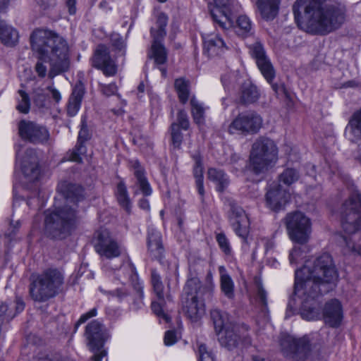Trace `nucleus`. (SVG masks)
Here are the masks:
<instances>
[{
    "mask_svg": "<svg viewBox=\"0 0 361 361\" xmlns=\"http://www.w3.org/2000/svg\"><path fill=\"white\" fill-rule=\"evenodd\" d=\"M195 183H196L198 193L202 197L204 195V189L203 180L202 179L201 176H199L197 180L195 181Z\"/></svg>",
    "mask_w": 361,
    "mask_h": 361,
    "instance_id": "338daca9",
    "label": "nucleus"
},
{
    "mask_svg": "<svg viewBox=\"0 0 361 361\" xmlns=\"http://www.w3.org/2000/svg\"><path fill=\"white\" fill-rule=\"evenodd\" d=\"M200 288V280L192 277L187 281L183 288L182 310L192 320H197L204 313L203 303L198 298Z\"/></svg>",
    "mask_w": 361,
    "mask_h": 361,
    "instance_id": "0eeeda50",
    "label": "nucleus"
},
{
    "mask_svg": "<svg viewBox=\"0 0 361 361\" xmlns=\"http://www.w3.org/2000/svg\"><path fill=\"white\" fill-rule=\"evenodd\" d=\"M64 274L57 268H47L33 277L30 284L31 298L39 302H45L63 291Z\"/></svg>",
    "mask_w": 361,
    "mask_h": 361,
    "instance_id": "39448f33",
    "label": "nucleus"
},
{
    "mask_svg": "<svg viewBox=\"0 0 361 361\" xmlns=\"http://www.w3.org/2000/svg\"><path fill=\"white\" fill-rule=\"evenodd\" d=\"M207 176L208 178L216 184V190L219 192H223L228 185V177L221 169H209Z\"/></svg>",
    "mask_w": 361,
    "mask_h": 361,
    "instance_id": "f704fd0d",
    "label": "nucleus"
},
{
    "mask_svg": "<svg viewBox=\"0 0 361 361\" xmlns=\"http://www.w3.org/2000/svg\"><path fill=\"white\" fill-rule=\"evenodd\" d=\"M257 288L256 300L260 308V311L264 317H267L269 314L268 303H267V292L264 288L262 283L260 280L255 281Z\"/></svg>",
    "mask_w": 361,
    "mask_h": 361,
    "instance_id": "c9c22d12",
    "label": "nucleus"
},
{
    "mask_svg": "<svg viewBox=\"0 0 361 361\" xmlns=\"http://www.w3.org/2000/svg\"><path fill=\"white\" fill-rule=\"evenodd\" d=\"M111 42L113 46L121 52V55L125 54V44L121 37H120L118 35H114L111 38Z\"/></svg>",
    "mask_w": 361,
    "mask_h": 361,
    "instance_id": "6e6d98bb",
    "label": "nucleus"
},
{
    "mask_svg": "<svg viewBox=\"0 0 361 361\" xmlns=\"http://www.w3.org/2000/svg\"><path fill=\"white\" fill-rule=\"evenodd\" d=\"M341 225L350 236H343L346 246L353 252L361 253V194L353 192L341 208Z\"/></svg>",
    "mask_w": 361,
    "mask_h": 361,
    "instance_id": "20e7f679",
    "label": "nucleus"
},
{
    "mask_svg": "<svg viewBox=\"0 0 361 361\" xmlns=\"http://www.w3.org/2000/svg\"><path fill=\"white\" fill-rule=\"evenodd\" d=\"M210 314L216 333L221 332L223 330L230 328L233 325L230 322L228 315L225 312L214 309L211 311Z\"/></svg>",
    "mask_w": 361,
    "mask_h": 361,
    "instance_id": "7c9ffc66",
    "label": "nucleus"
},
{
    "mask_svg": "<svg viewBox=\"0 0 361 361\" xmlns=\"http://www.w3.org/2000/svg\"><path fill=\"white\" fill-rule=\"evenodd\" d=\"M280 346L284 356L298 361L306 360L312 350L311 342L307 336L296 338L290 335H282Z\"/></svg>",
    "mask_w": 361,
    "mask_h": 361,
    "instance_id": "9b49d317",
    "label": "nucleus"
},
{
    "mask_svg": "<svg viewBox=\"0 0 361 361\" xmlns=\"http://www.w3.org/2000/svg\"><path fill=\"white\" fill-rule=\"evenodd\" d=\"M115 195L118 204L128 214L131 212V200L130 199L127 187L123 180H121L116 185Z\"/></svg>",
    "mask_w": 361,
    "mask_h": 361,
    "instance_id": "72a5a7b5",
    "label": "nucleus"
},
{
    "mask_svg": "<svg viewBox=\"0 0 361 361\" xmlns=\"http://www.w3.org/2000/svg\"><path fill=\"white\" fill-rule=\"evenodd\" d=\"M278 160V147L274 140L261 137L252 144L250 155V167L255 174L266 172Z\"/></svg>",
    "mask_w": 361,
    "mask_h": 361,
    "instance_id": "423d86ee",
    "label": "nucleus"
},
{
    "mask_svg": "<svg viewBox=\"0 0 361 361\" xmlns=\"http://www.w3.org/2000/svg\"><path fill=\"white\" fill-rule=\"evenodd\" d=\"M252 56L255 59L258 68L266 80L271 84L273 91L276 95L286 94V90L283 83H273L275 78L274 68L267 57L262 44L256 42L250 47Z\"/></svg>",
    "mask_w": 361,
    "mask_h": 361,
    "instance_id": "1a4fd4ad",
    "label": "nucleus"
},
{
    "mask_svg": "<svg viewBox=\"0 0 361 361\" xmlns=\"http://www.w3.org/2000/svg\"><path fill=\"white\" fill-rule=\"evenodd\" d=\"M331 255L323 253L313 262H306L295 273L294 295L300 300V314L306 320L319 317L317 298L331 289L330 284L338 279Z\"/></svg>",
    "mask_w": 361,
    "mask_h": 361,
    "instance_id": "f257e3e1",
    "label": "nucleus"
},
{
    "mask_svg": "<svg viewBox=\"0 0 361 361\" xmlns=\"http://www.w3.org/2000/svg\"><path fill=\"white\" fill-rule=\"evenodd\" d=\"M178 124L179 128H182L183 130H188L190 127V122L188 120V116L187 113L183 110H180L177 115V122L176 123Z\"/></svg>",
    "mask_w": 361,
    "mask_h": 361,
    "instance_id": "603ef678",
    "label": "nucleus"
},
{
    "mask_svg": "<svg viewBox=\"0 0 361 361\" xmlns=\"http://www.w3.org/2000/svg\"><path fill=\"white\" fill-rule=\"evenodd\" d=\"M97 315V308L95 307L91 309L90 311L82 314L79 318L78 321L75 324V328H78L79 325L86 322L88 319L94 317Z\"/></svg>",
    "mask_w": 361,
    "mask_h": 361,
    "instance_id": "5fc2aeb1",
    "label": "nucleus"
},
{
    "mask_svg": "<svg viewBox=\"0 0 361 361\" xmlns=\"http://www.w3.org/2000/svg\"><path fill=\"white\" fill-rule=\"evenodd\" d=\"M86 153V147L85 145L76 144L73 150L70 152L68 159L77 163H82V155Z\"/></svg>",
    "mask_w": 361,
    "mask_h": 361,
    "instance_id": "09e8293b",
    "label": "nucleus"
},
{
    "mask_svg": "<svg viewBox=\"0 0 361 361\" xmlns=\"http://www.w3.org/2000/svg\"><path fill=\"white\" fill-rule=\"evenodd\" d=\"M252 23L250 19L245 15L238 16L236 20L235 32L238 35L246 37L251 34Z\"/></svg>",
    "mask_w": 361,
    "mask_h": 361,
    "instance_id": "e433bc0d",
    "label": "nucleus"
},
{
    "mask_svg": "<svg viewBox=\"0 0 361 361\" xmlns=\"http://www.w3.org/2000/svg\"><path fill=\"white\" fill-rule=\"evenodd\" d=\"M262 126V117L255 111H245L239 114L229 124L230 134L252 135L257 133Z\"/></svg>",
    "mask_w": 361,
    "mask_h": 361,
    "instance_id": "ddd939ff",
    "label": "nucleus"
},
{
    "mask_svg": "<svg viewBox=\"0 0 361 361\" xmlns=\"http://www.w3.org/2000/svg\"><path fill=\"white\" fill-rule=\"evenodd\" d=\"M290 192L280 184L274 183L270 185L266 194L267 203L272 210H279L289 201Z\"/></svg>",
    "mask_w": 361,
    "mask_h": 361,
    "instance_id": "a211bd4d",
    "label": "nucleus"
},
{
    "mask_svg": "<svg viewBox=\"0 0 361 361\" xmlns=\"http://www.w3.org/2000/svg\"><path fill=\"white\" fill-rule=\"evenodd\" d=\"M57 190L63 195L66 203L46 212L44 231L52 238L63 239L71 235L76 226L78 215L75 203L82 200L83 189L78 185L65 180L58 185Z\"/></svg>",
    "mask_w": 361,
    "mask_h": 361,
    "instance_id": "7ed1b4c3",
    "label": "nucleus"
},
{
    "mask_svg": "<svg viewBox=\"0 0 361 361\" xmlns=\"http://www.w3.org/2000/svg\"><path fill=\"white\" fill-rule=\"evenodd\" d=\"M171 143L174 148L179 149L183 142V134L180 132L178 124L173 123L171 125Z\"/></svg>",
    "mask_w": 361,
    "mask_h": 361,
    "instance_id": "a18cd8bd",
    "label": "nucleus"
},
{
    "mask_svg": "<svg viewBox=\"0 0 361 361\" xmlns=\"http://www.w3.org/2000/svg\"><path fill=\"white\" fill-rule=\"evenodd\" d=\"M152 310L153 312L159 318H161L166 321V322H169L171 320V318L169 316L164 312L162 310V306L160 303L153 302L152 303Z\"/></svg>",
    "mask_w": 361,
    "mask_h": 361,
    "instance_id": "864d4df0",
    "label": "nucleus"
},
{
    "mask_svg": "<svg viewBox=\"0 0 361 361\" xmlns=\"http://www.w3.org/2000/svg\"><path fill=\"white\" fill-rule=\"evenodd\" d=\"M84 94L85 86L80 81H78L74 86L68 101L67 114L69 116L72 117L77 114L80 108Z\"/></svg>",
    "mask_w": 361,
    "mask_h": 361,
    "instance_id": "a878e982",
    "label": "nucleus"
},
{
    "mask_svg": "<svg viewBox=\"0 0 361 361\" xmlns=\"http://www.w3.org/2000/svg\"><path fill=\"white\" fill-rule=\"evenodd\" d=\"M262 241L264 244V247L266 252L271 250L274 248V242L273 241V240L264 238V239H262Z\"/></svg>",
    "mask_w": 361,
    "mask_h": 361,
    "instance_id": "69168bd1",
    "label": "nucleus"
},
{
    "mask_svg": "<svg viewBox=\"0 0 361 361\" xmlns=\"http://www.w3.org/2000/svg\"><path fill=\"white\" fill-rule=\"evenodd\" d=\"M198 354L200 361H215L213 352L205 344L200 343L198 345Z\"/></svg>",
    "mask_w": 361,
    "mask_h": 361,
    "instance_id": "3c124183",
    "label": "nucleus"
},
{
    "mask_svg": "<svg viewBox=\"0 0 361 361\" xmlns=\"http://www.w3.org/2000/svg\"><path fill=\"white\" fill-rule=\"evenodd\" d=\"M234 76L233 73H226L221 77V82L224 86H228L231 83V79Z\"/></svg>",
    "mask_w": 361,
    "mask_h": 361,
    "instance_id": "774afa93",
    "label": "nucleus"
},
{
    "mask_svg": "<svg viewBox=\"0 0 361 361\" xmlns=\"http://www.w3.org/2000/svg\"><path fill=\"white\" fill-rule=\"evenodd\" d=\"M216 240L220 249L226 255H230L231 252V245L228 239L224 233H219L216 235Z\"/></svg>",
    "mask_w": 361,
    "mask_h": 361,
    "instance_id": "8fccbe9b",
    "label": "nucleus"
},
{
    "mask_svg": "<svg viewBox=\"0 0 361 361\" xmlns=\"http://www.w3.org/2000/svg\"><path fill=\"white\" fill-rule=\"evenodd\" d=\"M32 101L34 105L39 109L47 108L48 101L47 94L43 89L37 88L34 90Z\"/></svg>",
    "mask_w": 361,
    "mask_h": 361,
    "instance_id": "c03bdc74",
    "label": "nucleus"
},
{
    "mask_svg": "<svg viewBox=\"0 0 361 361\" xmlns=\"http://www.w3.org/2000/svg\"><path fill=\"white\" fill-rule=\"evenodd\" d=\"M76 0H66V6L70 15H75L76 13Z\"/></svg>",
    "mask_w": 361,
    "mask_h": 361,
    "instance_id": "0e129e2a",
    "label": "nucleus"
},
{
    "mask_svg": "<svg viewBox=\"0 0 361 361\" xmlns=\"http://www.w3.org/2000/svg\"><path fill=\"white\" fill-rule=\"evenodd\" d=\"M228 219L235 233L246 238L249 233L250 221L244 209L234 201L229 202Z\"/></svg>",
    "mask_w": 361,
    "mask_h": 361,
    "instance_id": "2eb2a0df",
    "label": "nucleus"
},
{
    "mask_svg": "<svg viewBox=\"0 0 361 361\" xmlns=\"http://www.w3.org/2000/svg\"><path fill=\"white\" fill-rule=\"evenodd\" d=\"M214 1L216 7L211 10V16L219 27L224 32H226L233 26V22L221 11V8L229 10L232 0H214Z\"/></svg>",
    "mask_w": 361,
    "mask_h": 361,
    "instance_id": "aec40b11",
    "label": "nucleus"
},
{
    "mask_svg": "<svg viewBox=\"0 0 361 361\" xmlns=\"http://www.w3.org/2000/svg\"><path fill=\"white\" fill-rule=\"evenodd\" d=\"M148 250L152 257L160 260L164 252L161 243V233L157 231H151L148 233Z\"/></svg>",
    "mask_w": 361,
    "mask_h": 361,
    "instance_id": "cd10ccee",
    "label": "nucleus"
},
{
    "mask_svg": "<svg viewBox=\"0 0 361 361\" xmlns=\"http://www.w3.org/2000/svg\"><path fill=\"white\" fill-rule=\"evenodd\" d=\"M132 168L135 178L133 185L131 187L135 195L142 193L144 196L152 194V190L145 176L144 168L137 160L132 161Z\"/></svg>",
    "mask_w": 361,
    "mask_h": 361,
    "instance_id": "412c9836",
    "label": "nucleus"
},
{
    "mask_svg": "<svg viewBox=\"0 0 361 361\" xmlns=\"http://www.w3.org/2000/svg\"><path fill=\"white\" fill-rule=\"evenodd\" d=\"M151 282L154 293L159 300H163L164 298V285L161 279L160 275L155 269L151 271Z\"/></svg>",
    "mask_w": 361,
    "mask_h": 361,
    "instance_id": "79ce46f5",
    "label": "nucleus"
},
{
    "mask_svg": "<svg viewBox=\"0 0 361 361\" xmlns=\"http://www.w3.org/2000/svg\"><path fill=\"white\" fill-rule=\"evenodd\" d=\"M91 138V133L88 129L85 117H82L80 123V130L78 133V144L85 145Z\"/></svg>",
    "mask_w": 361,
    "mask_h": 361,
    "instance_id": "de8ad7c7",
    "label": "nucleus"
},
{
    "mask_svg": "<svg viewBox=\"0 0 361 361\" xmlns=\"http://www.w3.org/2000/svg\"><path fill=\"white\" fill-rule=\"evenodd\" d=\"M153 41L148 52V57L153 59L157 65H164L167 61V51L162 41L164 39L152 37Z\"/></svg>",
    "mask_w": 361,
    "mask_h": 361,
    "instance_id": "c85d7f7f",
    "label": "nucleus"
},
{
    "mask_svg": "<svg viewBox=\"0 0 361 361\" xmlns=\"http://www.w3.org/2000/svg\"><path fill=\"white\" fill-rule=\"evenodd\" d=\"M324 322L332 328L338 327L343 317V307L337 299H331L326 302L323 309Z\"/></svg>",
    "mask_w": 361,
    "mask_h": 361,
    "instance_id": "6ab92c4d",
    "label": "nucleus"
},
{
    "mask_svg": "<svg viewBox=\"0 0 361 361\" xmlns=\"http://www.w3.org/2000/svg\"><path fill=\"white\" fill-rule=\"evenodd\" d=\"M281 0H256L255 5L261 17L266 20H274L279 14Z\"/></svg>",
    "mask_w": 361,
    "mask_h": 361,
    "instance_id": "393cba45",
    "label": "nucleus"
},
{
    "mask_svg": "<svg viewBox=\"0 0 361 361\" xmlns=\"http://www.w3.org/2000/svg\"><path fill=\"white\" fill-rule=\"evenodd\" d=\"M300 178L299 172L293 168L286 169L279 176V181L286 185H290Z\"/></svg>",
    "mask_w": 361,
    "mask_h": 361,
    "instance_id": "a19ab883",
    "label": "nucleus"
},
{
    "mask_svg": "<svg viewBox=\"0 0 361 361\" xmlns=\"http://www.w3.org/2000/svg\"><path fill=\"white\" fill-rule=\"evenodd\" d=\"M20 97L16 109L21 113L27 114L29 112L30 101L28 94L23 90H18Z\"/></svg>",
    "mask_w": 361,
    "mask_h": 361,
    "instance_id": "49530a36",
    "label": "nucleus"
},
{
    "mask_svg": "<svg viewBox=\"0 0 361 361\" xmlns=\"http://www.w3.org/2000/svg\"><path fill=\"white\" fill-rule=\"evenodd\" d=\"M0 39L6 46H14L18 40V33L16 29L0 21Z\"/></svg>",
    "mask_w": 361,
    "mask_h": 361,
    "instance_id": "473e14b6",
    "label": "nucleus"
},
{
    "mask_svg": "<svg viewBox=\"0 0 361 361\" xmlns=\"http://www.w3.org/2000/svg\"><path fill=\"white\" fill-rule=\"evenodd\" d=\"M19 136L33 145H47L50 140L47 127L35 121L23 119L18 124Z\"/></svg>",
    "mask_w": 361,
    "mask_h": 361,
    "instance_id": "f8f14e48",
    "label": "nucleus"
},
{
    "mask_svg": "<svg viewBox=\"0 0 361 361\" xmlns=\"http://www.w3.org/2000/svg\"><path fill=\"white\" fill-rule=\"evenodd\" d=\"M47 90L49 91L52 99L56 102H59L61 99V93L58 90H56L54 87L49 86Z\"/></svg>",
    "mask_w": 361,
    "mask_h": 361,
    "instance_id": "e2e57ef3",
    "label": "nucleus"
},
{
    "mask_svg": "<svg viewBox=\"0 0 361 361\" xmlns=\"http://www.w3.org/2000/svg\"><path fill=\"white\" fill-rule=\"evenodd\" d=\"M286 226L292 241L300 245L307 243L312 233V223L305 214L301 212L288 214Z\"/></svg>",
    "mask_w": 361,
    "mask_h": 361,
    "instance_id": "6e6552de",
    "label": "nucleus"
},
{
    "mask_svg": "<svg viewBox=\"0 0 361 361\" xmlns=\"http://www.w3.org/2000/svg\"><path fill=\"white\" fill-rule=\"evenodd\" d=\"M30 39L32 49L38 54L39 60L35 65L39 77L44 78L47 74L44 63L49 64L48 76L50 78L68 71L69 47L64 37L53 30L38 28L32 32Z\"/></svg>",
    "mask_w": 361,
    "mask_h": 361,
    "instance_id": "f03ea898",
    "label": "nucleus"
},
{
    "mask_svg": "<svg viewBox=\"0 0 361 361\" xmlns=\"http://www.w3.org/2000/svg\"><path fill=\"white\" fill-rule=\"evenodd\" d=\"M195 160V166L194 167V176L195 178V181L197 180L199 176H201L203 180V167L202 166L201 159L199 157H194Z\"/></svg>",
    "mask_w": 361,
    "mask_h": 361,
    "instance_id": "13d9d810",
    "label": "nucleus"
},
{
    "mask_svg": "<svg viewBox=\"0 0 361 361\" xmlns=\"http://www.w3.org/2000/svg\"><path fill=\"white\" fill-rule=\"evenodd\" d=\"M191 113L195 123L201 125L204 122V108L195 98L190 100Z\"/></svg>",
    "mask_w": 361,
    "mask_h": 361,
    "instance_id": "ea45409f",
    "label": "nucleus"
},
{
    "mask_svg": "<svg viewBox=\"0 0 361 361\" xmlns=\"http://www.w3.org/2000/svg\"><path fill=\"white\" fill-rule=\"evenodd\" d=\"M101 90L102 93L106 97L114 95L116 93L118 87L115 83H111L109 85H100Z\"/></svg>",
    "mask_w": 361,
    "mask_h": 361,
    "instance_id": "4d7b16f0",
    "label": "nucleus"
},
{
    "mask_svg": "<svg viewBox=\"0 0 361 361\" xmlns=\"http://www.w3.org/2000/svg\"><path fill=\"white\" fill-rule=\"evenodd\" d=\"M177 341L176 333L173 330H169L165 333L164 343L166 345H171Z\"/></svg>",
    "mask_w": 361,
    "mask_h": 361,
    "instance_id": "bf43d9fd",
    "label": "nucleus"
},
{
    "mask_svg": "<svg viewBox=\"0 0 361 361\" xmlns=\"http://www.w3.org/2000/svg\"><path fill=\"white\" fill-rule=\"evenodd\" d=\"M37 4L42 10H47L55 6L56 0H37Z\"/></svg>",
    "mask_w": 361,
    "mask_h": 361,
    "instance_id": "680f3d73",
    "label": "nucleus"
},
{
    "mask_svg": "<svg viewBox=\"0 0 361 361\" xmlns=\"http://www.w3.org/2000/svg\"><path fill=\"white\" fill-rule=\"evenodd\" d=\"M297 309L296 301L295 298H290L287 305L286 318L293 314Z\"/></svg>",
    "mask_w": 361,
    "mask_h": 361,
    "instance_id": "052dcab7",
    "label": "nucleus"
},
{
    "mask_svg": "<svg viewBox=\"0 0 361 361\" xmlns=\"http://www.w3.org/2000/svg\"><path fill=\"white\" fill-rule=\"evenodd\" d=\"M16 158L25 178L24 184L34 183L39 180L40 168L39 159L34 149H27L21 156L20 150L16 151Z\"/></svg>",
    "mask_w": 361,
    "mask_h": 361,
    "instance_id": "4468645a",
    "label": "nucleus"
},
{
    "mask_svg": "<svg viewBox=\"0 0 361 361\" xmlns=\"http://www.w3.org/2000/svg\"><path fill=\"white\" fill-rule=\"evenodd\" d=\"M220 274V287L222 293L228 299H233L234 294V283L231 277L227 274L224 266L219 267Z\"/></svg>",
    "mask_w": 361,
    "mask_h": 361,
    "instance_id": "2f4dec72",
    "label": "nucleus"
},
{
    "mask_svg": "<svg viewBox=\"0 0 361 361\" xmlns=\"http://www.w3.org/2000/svg\"><path fill=\"white\" fill-rule=\"evenodd\" d=\"M98 243L96 245L97 252L108 259L118 257L121 254L120 246L110 235L107 230H102L97 236Z\"/></svg>",
    "mask_w": 361,
    "mask_h": 361,
    "instance_id": "f3484780",
    "label": "nucleus"
},
{
    "mask_svg": "<svg viewBox=\"0 0 361 361\" xmlns=\"http://www.w3.org/2000/svg\"><path fill=\"white\" fill-rule=\"evenodd\" d=\"M123 274H124L128 280L131 282L134 289L136 290L137 295L140 298H142V286L139 282L138 276L136 272L135 266L130 262L123 264L120 269Z\"/></svg>",
    "mask_w": 361,
    "mask_h": 361,
    "instance_id": "c756f323",
    "label": "nucleus"
},
{
    "mask_svg": "<svg viewBox=\"0 0 361 361\" xmlns=\"http://www.w3.org/2000/svg\"><path fill=\"white\" fill-rule=\"evenodd\" d=\"M308 248L305 245H295L293 248L290 251L289 261L291 264H297L299 261L302 260L305 257V254L307 252Z\"/></svg>",
    "mask_w": 361,
    "mask_h": 361,
    "instance_id": "37998d69",
    "label": "nucleus"
},
{
    "mask_svg": "<svg viewBox=\"0 0 361 361\" xmlns=\"http://www.w3.org/2000/svg\"><path fill=\"white\" fill-rule=\"evenodd\" d=\"M168 22V18L164 13L159 14L157 20V28H151L152 37L164 39L166 32V27Z\"/></svg>",
    "mask_w": 361,
    "mask_h": 361,
    "instance_id": "4c0bfd02",
    "label": "nucleus"
},
{
    "mask_svg": "<svg viewBox=\"0 0 361 361\" xmlns=\"http://www.w3.org/2000/svg\"><path fill=\"white\" fill-rule=\"evenodd\" d=\"M92 63L94 68L102 70L106 76H113L117 72V66L111 59L108 48L104 44L97 46Z\"/></svg>",
    "mask_w": 361,
    "mask_h": 361,
    "instance_id": "dca6fc26",
    "label": "nucleus"
},
{
    "mask_svg": "<svg viewBox=\"0 0 361 361\" xmlns=\"http://www.w3.org/2000/svg\"><path fill=\"white\" fill-rule=\"evenodd\" d=\"M85 334L90 350L93 353L91 360L102 361L107 355L104 345L108 335L104 325L97 320H93L86 326Z\"/></svg>",
    "mask_w": 361,
    "mask_h": 361,
    "instance_id": "9d476101",
    "label": "nucleus"
},
{
    "mask_svg": "<svg viewBox=\"0 0 361 361\" xmlns=\"http://www.w3.org/2000/svg\"><path fill=\"white\" fill-rule=\"evenodd\" d=\"M228 49L226 43L219 35H209L204 37V52L209 57L221 56Z\"/></svg>",
    "mask_w": 361,
    "mask_h": 361,
    "instance_id": "4be33fe9",
    "label": "nucleus"
},
{
    "mask_svg": "<svg viewBox=\"0 0 361 361\" xmlns=\"http://www.w3.org/2000/svg\"><path fill=\"white\" fill-rule=\"evenodd\" d=\"M238 94L239 102L245 106L256 103L260 97L257 87L250 80H246L242 83Z\"/></svg>",
    "mask_w": 361,
    "mask_h": 361,
    "instance_id": "b1692460",
    "label": "nucleus"
},
{
    "mask_svg": "<svg viewBox=\"0 0 361 361\" xmlns=\"http://www.w3.org/2000/svg\"><path fill=\"white\" fill-rule=\"evenodd\" d=\"M216 334L221 345L228 350L235 348L240 339V336L237 334V328L234 325L223 330L221 332L216 333Z\"/></svg>",
    "mask_w": 361,
    "mask_h": 361,
    "instance_id": "bb28decb",
    "label": "nucleus"
},
{
    "mask_svg": "<svg viewBox=\"0 0 361 361\" xmlns=\"http://www.w3.org/2000/svg\"><path fill=\"white\" fill-rule=\"evenodd\" d=\"M175 89L178 93L180 102L185 104L189 97V84L183 78H178L175 80Z\"/></svg>",
    "mask_w": 361,
    "mask_h": 361,
    "instance_id": "58836bf2",
    "label": "nucleus"
},
{
    "mask_svg": "<svg viewBox=\"0 0 361 361\" xmlns=\"http://www.w3.org/2000/svg\"><path fill=\"white\" fill-rule=\"evenodd\" d=\"M345 136L351 142H361V108L350 116L345 128Z\"/></svg>",
    "mask_w": 361,
    "mask_h": 361,
    "instance_id": "5701e85b",
    "label": "nucleus"
}]
</instances>
